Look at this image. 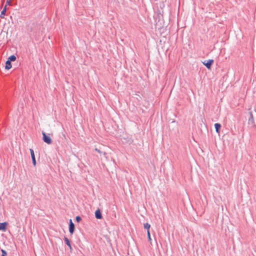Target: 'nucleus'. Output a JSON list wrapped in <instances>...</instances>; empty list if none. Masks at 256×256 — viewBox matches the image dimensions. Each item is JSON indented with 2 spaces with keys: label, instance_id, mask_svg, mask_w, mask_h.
<instances>
[{
  "label": "nucleus",
  "instance_id": "f257e3e1",
  "mask_svg": "<svg viewBox=\"0 0 256 256\" xmlns=\"http://www.w3.org/2000/svg\"><path fill=\"white\" fill-rule=\"evenodd\" d=\"M249 118L248 119V124L252 128H256V125L254 122V118L256 117V110L252 112L249 109Z\"/></svg>",
  "mask_w": 256,
  "mask_h": 256
},
{
  "label": "nucleus",
  "instance_id": "f03ea898",
  "mask_svg": "<svg viewBox=\"0 0 256 256\" xmlns=\"http://www.w3.org/2000/svg\"><path fill=\"white\" fill-rule=\"evenodd\" d=\"M42 140H43L46 144H50L52 143V140L50 136L48 135H46V132H42Z\"/></svg>",
  "mask_w": 256,
  "mask_h": 256
},
{
  "label": "nucleus",
  "instance_id": "7ed1b4c3",
  "mask_svg": "<svg viewBox=\"0 0 256 256\" xmlns=\"http://www.w3.org/2000/svg\"><path fill=\"white\" fill-rule=\"evenodd\" d=\"M213 62V60H204L202 63L208 69H210Z\"/></svg>",
  "mask_w": 256,
  "mask_h": 256
},
{
  "label": "nucleus",
  "instance_id": "20e7f679",
  "mask_svg": "<svg viewBox=\"0 0 256 256\" xmlns=\"http://www.w3.org/2000/svg\"><path fill=\"white\" fill-rule=\"evenodd\" d=\"M74 231V224L72 222V220H70V224H69V232L70 234H73Z\"/></svg>",
  "mask_w": 256,
  "mask_h": 256
},
{
  "label": "nucleus",
  "instance_id": "39448f33",
  "mask_svg": "<svg viewBox=\"0 0 256 256\" xmlns=\"http://www.w3.org/2000/svg\"><path fill=\"white\" fill-rule=\"evenodd\" d=\"M95 216L98 219H101L102 218V214L100 210L98 209L95 212Z\"/></svg>",
  "mask_w": 256,
  "mask_h": 256
},
{
  "label": "nucleus",
  "instance_id": "423d86ee",
  "mask_svg": "<svg viewBox=\"0 0 256 256\" xmlns=\"http://www.w3.org/2000/svg\"><path fill=\"white\" fill-rule=\"evenodd\" d=\"M6 222H0V230L5 231L6 230Z\"/></svg>",
  "mask_w": 256,
  "mask_h": 256
},
{
  "label": "nucleus",
  "instance_id": "0eeeda50",
  "mask_svg": "<svg viewBox=\"0 0 256 256\" xmlns=\"http://www.w3.org/2000/svg\"><path fill=\"white\" fill-rule=\"evenodd\" d=\"M64 241L66 244H67L69 246L70 248V250H72V246L70 244V240L68 239V238L66 237H64Z\"/></svg>",
  "mask_w": 256,
  "mask_h": 256
},
{
  "label": "nucleus",
  "instance_id": "6e6552de",
  "mask_svg": "<svg viewBox=\"0 0 256 256\" xmlns=\"http://www.w3.org/2000/svg\"><path fill=\"white\" fill-rule=\"evenodd\" d=\"M214 127H215V128H216V132L217 133L219 134L220 133V127H221L220 124L218 123H216V124H214Z\"/></svg>",
  "mask_w": 256,
  "mask_h": 256
},
{
  "label": "nucleus",
  "instance_id": "1a4fd4ad",
  "mask_svg": "<svg viewBox=\"0 0 256 256\" xmlns=\"http://www.w3.org/2000/svg\"><path fill=\"white\" fill-rule=\"evenodd\" d=\"M11 68H12L11 62H10V60H7V61L6 62V66H5L6 69L9 70Z\"/></svg>",
  "mask_w": 256,
  "mask_h": 256
},
{
  "label": "nucleus",
  "instance_id": "9d476101",
  "mask_svg": "<svg viewBox=\"0 0 256 256\" xmlns=\"http://www.w3.org/2000/svg\"><path fill=\"white\" fill-rule=\"evenodd\" d=\"M16 60V56L14 55H12L10 56L8 58V60H10V62H13V61H14Z\"/></svg>",
  "mask_w": 256,
  "mask_h": 256
},
{
  "label": "nucleus",
  "instance_id": "9b49d317",
  "mask_svg": "<svg viewBox=\"0 0 256 256\" xmlns=\"http://www.w3.org/2000/svg\"><path fill=\"white\" fill-rule=\"evenodd\" d=\"M6 12V6H5L4 8L1 12L0 16L2 18H4V16H2L5 15Z\"/></svg>",
  "mask_w": 256,
  "mask_h": 256
},
{
  "label": "nucleus",
  "instance_id": "f8f14e48",
  "mask_svg": "<svg viewBox=\"0 0 256 256\" xmlns=\"http://www.w3.org/2000/svg\"><path fill=\"white\" fill-rule=\"evenodd\" d=\"M150 226L148 223H146L144 224V228L147 230H150Z\"/></svg>",
  "mask_w": 256,
  "mask_h": 256
},
{
  "label": "nucleus",
  "instance_id": "ddd939ff",
  "mask_svg": "<svg viewBox=\"0 0 256 256\" xmlns=\"http://www.w3.org/2000/svg\"><path fill=\"white\" fill-rule=\"evenodd\" d=\"M30 152L32 158L33 159L34 158H36L35 156H34V151L32 149H31V148L30 149Z\"/></svg>",
  "mask_w": 256,
  "mask_h": 256
},
{
  "label": "nucleus",
  "instance_id": "4468645a",
  "mask_svg": "<svg viewBox=\"0 0 256 256\" xmlns=\"http://www.w3.org/2000/svg\"><path fill=\"white\" fill-rule=\"evenodd\" d=\"M147 235H148V240L150 242L152 240V238H151V237H150V230H148L147 231Z\"/></svg>",
  "mask_w": 256,
  "mask_h": 256
},
{
  "label": "nucleus",
  "instance_id": "2eb2a0df",
  "mask_svg": "<svg viewBox=\"0 0 256 256\" xmlns=\"http://www.w3.org/2000/svg\"><path fill=\"white\" fill-rule=\"evenodd\" d=\"M95 150L97 152H98V153L100 154H103L104 155H106V153L105 152H102V151H100L99 149H98V148H95Z\"/></svg>",
  "mask_w": 256,
  "mask_h": 256
},
{
  "label": "nucleus",
  "instance_id": "dca6fc26",
  "mask_svg": "<svg viewBox=\"0 0 256 256\" xmlns=\"http://www.w3.org/2000/svg\"><path fill=\"white\" fill-rule=\"evenodd\" d=\"M76 220L77 222H79L82 220V218L80 216H76Z\"/></svg>",
  "mask_w": 256,
  "mask_h": 256
},
{
  "label": "nucleus",
  "instance_id": "f3484780",
  "mask_svg": "<svg viewBox=\"0 0 256 256\" xmlns=\"http://www.w3.org/2000/svg\"><path fill=\"white\" fill-rule=\"evenodd\" d=\"M2 254L1 256H6L7 255V253L6 250H2Z\"/></svg>",
  "mask_w": 256,
  "mask_h": 256
},
{
  "label": "nucleus",
  "instance_id": "a211bd4d",
  "mask_svg": "<svg viewBox=\"0 0 256 256\" xmlns=\"http://www.w3.org/2000/svg\"><path fill=\"white\" fill-rule=\"evenodd\" d=\"M32 164L34 166H36V158H34L33 159H32Z\"/></svg>",
  "mask_w": 256,
  "mask_h": 256
},
{
  "label": "nucleus",
  "instance_id": "6ab92c4d",
  "mask_svg": "<svg viewBox=\"0 0 256 256\" xmlns=\"http://www.w3.org/2000/svg\"><path fill=\"white\" fill-rule=\"evenodd\" d=\"M10 2H11V0H7L6 4H8L10 5L11 4Z\"/></svg>",
  "mask_w": 256,
  "mask_h": 256
}]
</instances>
